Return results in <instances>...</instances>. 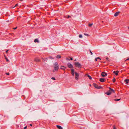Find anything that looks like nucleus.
Listing matches in <instances>:
<instances>
[{
  "mask_svg": "<svg viewBox=\"0 0 129 129\" xmlns=\"http://www.w3.org/2000/svg\"><path fill=\"white\" fill-rule=\"evenodd\" d=\"M51 79H52L53 80H55V78L54 77H52L51 78Z\"/></svg>",
  "mask_w": 129,
  "mask_h": 129,
  "instance_id": "a878e982",
  "label": "nucleus"
},
{
  "mask_svg": "<svg viewBox=\"0 0 129 129\" xmlns=\"http://www.w3.org/2000/svg\"><path fill=\"white\" fill-rule=\"evenodd\" d=\"M56 126L59 129H63L62 127L60 125H56Z\"/></svg>",
  "mask_w": 129,
  "mask_h": 129,
  "instance_id": "4468645a",
  "label": "nucleus"
},
{
  "mask_svg": "<svg viewBox=\"0 0 129 129\" xmlns=\"http://www.w3.org/2000/svg\"><path fill=\"white\" fill-rule=\"evenodd\" d=\"M18 5V4H16L15 5V6L13 7V8H14V7H16Z\"/></svg>",
  "mask_w": 129,
  "mask_h": 129,
  "instance_id": "c85d7f7f",
  "label": "nucleus"
},
{
  "mask_svg": "<svg viewBox=\"0 0 129 129\" xmlns=\"http://www.w3.org/2000/svg\"><path fill=\"white\" fill-rule=\"evenodd\" d=\"M49 58L51 59H53V58L52 57V56H50L49 57Z\"/></svg>",
  "mask_w": 129,
  "mask_h": 129,
  "instance_id": "393cba45",
  "label": "nucleus"
},
{
  "mask_svg": "<svg viewBox=\"0 0 129 129\" xmlns=\"http://www.w3.org/2000/svg\"><path fill=\"white\" fill-rule=\"evenodd\" d=\"M71 74L72 76H74V70L73 69H71Z\"/></svg>",
  "mask_w": 129,
  "mask_h": 129,
  "instance_id": "6e6552de",
  "label": "nucleus"
},
{
  "mask_svg": "<svg viewBox=\"0 0 129 129\" xmlns=\"http://www.w3.org/2000/svg\"><path fill=\"white\" fill-rule=\"evenodd\" d=\"M92 24H93V23L89 24H88V26L90 27L92 25Z\"/></svg>",
  "mask_w": 129,
  "mask_h": 129,
  "instance_id": "5701e85b",
  "label": "nucleus"
},
{
  "mask_svg": "<svg viewBox=\"0 0 129 129\" xmlns=\"http://www.w3.org/2000/svg\"><path fill=\"white\" fill-rule=\"evenodd\" d=\"M93 86L96 88L100 89L101 88H102V87L101 86H98L95 83H93Z\"/></svg>",
  "mask_w": 129,
  "mask_h": 129,
  "instance_id": "f03ea898",
  "label": "nucleus"
},
{
  "mask_svg": "<svg viewBox=\"0 0 129 129\" xmlns=\"http://www.w3.org/2000/svg\"><path fill=\"white\" fill-rule=\"evenodd\" d=\"M124 81L125 82L126 84H127L128 83V82L129 81V79H126L124 80Z\"/></svg>",
  "mask_w": 129,
  "mask_h": 129,
  "instance_id": "9b49d317",
  "label": "nucleus"
},
{
  "mask_svg": "<svg viewBox=\"0 0 129 129\" xmlns=\"http://www.w3.org/2000/svg\"><path fill=\"white\" fill-rule=\"evenodd\" d=\"M112 81L113 82H115L116 81V80L115 79V78H114L112 80Z\"/></svg>",
  "mask_w": 129,
  "mask_h": 129,
  "instance_id": "4be33fe9",
  "label": "nucleus"
},
{
  "mask_svg": "<svg viewBox=\"0 0 129 129\" xmlns=\"http://www.w3.org/2000/svg\"><path fill=\"white\" fill-rule=\"evenodd\" d=\"M106 59L107 60H108L109 58L108 57H107L106 58Z\"/></svg>",
  "mask_w": 129,
  "mask_h": 129,
  "instance_id": "58836bf2",
  "label": "nucleus"
},
{
  "mask_svg": "<svg viewBox=\"0 0 129 129\" xmlns=\"http://www.w3.org/2000/svg\"><path fill=\"white\" fill-rule=\"evenodd\" d=\"M107 75V74L105 72H102L101 74V75L103 77H105Z\"/></svg>",
  "mask_w": 129,
  "mask_h": 129,
  "instance_id": "39448f33",
  "label": "nucleus"
},
{
  "mask_svg": "<svg viewBox=\"0 0 129 129\" xmlns=\"http://www.w3.org/2000/svg\"><path fill=\"white\" fill-rule=\"evenodd\" d=\"M17 28V27H15V28H13V29H16Z\"/></svg>",
  "mask_w": 129,
  "mask_h": 129,
  "instance_id": "79ce46f5",
  "label": "nucleus"
},
{
  "mask_svg": "<svg viewBox=\"0 0 129 129\" xmlns=\"http://www.w3.org/2000/svg\"><path fill=\"white\" fill-rule=\"evenodd\" d=\"M128 29H129V27H128Z\"/></svg>",
  "mask_w": 129,
  "mask_h": 129,
  "instance_id": "c03bdc74",
  "label": "nucleus"
},
{
  "mask_svg": "<svg viewBox=\"0 0 129 129\" xmlns=\"http://www.w3.org/2000/svg\"><path fill=\"white\" fill-rule=\"evenodd\" d=\"M127 60H129V58H128L127 59L125 60V61H126Z\"/></svg>",
  "mask_w": 129,
  "mask_h": 129,
  "instance_id": "7c9ffc66",
  "label": "nucleus"
},
{
  "mask_svg": "<svg viewBox=\"0 0 129 129\" xmlns=\"http://www.w3.org/2000/svg\"><path fill=\"white\" fill-rule=\"evenodd\" d=\"M4 57L5 58L6 60L8 62L9 61V60L8 59L6 56L5 55H4Z\"/></svg>",
  "mask_w": 129,
  "mask_h": 129,
  "instance_id": "a211bd4d",
  "label": "nucleus"
},
{
  "mask_svg": "<svg viewBox=\"0 0 129 129\" xmlns=\"http://www.w3.org/2000/svg\"><path fill=\"white\" fill-rule=\"evenodd\" d=\"M70 16L69 15H68L67 17L68 18H69Z\"/></svg>",
  "mask_w": 129,
  "mask_h": 129,
  "instance_id": "4c0bfd02",
  "label": "nucleus"
},
{
  "mask_svg": "<svg viewBox=\"0 0 129 129\" xmlns=\"http://www.w3.org/2000/svg\"><path fill=\"white\" fill-rule=\"evenodd\" d=\"M6 74L7 75H10V73H6Z\"/></svg>",
  "mask_w": 129,
  "mask_h": 129,
  "instance_id": "c756f323",
  "label": "nucleus"
},
{
  "mask_svg": "<svg viewBox=\"0 0 129 129\" xmlns=\"http://www.w3.org/2000/svg\"><path fill=\"white\" fill-rule=\"evenodd\" d=\"M70 59L71 60H73V58H72V57H71L70 58Z\"/></svg>",
  "mask_w": 129,
  "mask_h": 129,
  "instance_id": "a19ab883",
  "label": "nucleus"
},
{
  "mask_svg": "<svg viewBox=\"0 0 129 129\" xmlns=\"http://www.w3.org/2000/svg\"><path fill=\"white\" fill-rule=\"evenodd\" d=\"M105 79L104 78H101L100 79V82H103L105 81Z\"/></svg>",
  "mask_w": 129,
  "mask_h": 129,
  "instance_id": "9d476101",
  "label": "nucleus"
},
{
  "mask_svg": "<svg viewBox=\"0 0 129 129\" xmlns=\"http://www.w3.org/2000/svg\"><path fill=\"white\" fill-rule=\"evenodd\" d=\"M97 59H97V58H95V60L96 61H97Z\"/></svg>",
  "mask_w": 129,
  "mask_h": 129,
  "instance_id": "ea45409f",
  "label": "nucleus"
},
{
  "mask_svg": "<svg viewBox=\"0 0 129 129\" xmlns=\"http://www.w3.org/2000/svg\"><path fill=\"white\" fill-rule=\"evenodd\" d=\"M89 51H90V52L91 53V55H92V54H93V53H92V52L90 50H89Z\"/></svg>",
  "mask_w": 129,
  "mask_h": 129,
  "instance_id": "bb28decb",
  "label": "nucleus"
},
{
  "mask_svg": "<svg viewBox=\"0 0 129 129\" xmlns=\"http://www.w3.org/2000/svg\"><path fill=\"white\" fill-rule=\"evenodd\" d=\"M66 59L67 60H70V59L69 58H66Z\"/></svg>",
  "mask_w": 129,
  "mask_h": 129,
  "instance_id": "72a5a7b5",
  "label": "nucleus"
},
{
  "mask_svg": "<svg viewBox=\"0 0 129 129\" xmlns=\"http://www.w3.org/2000/svg\"><path fill=\"white\" fill-rule=\"evenodd\" d=\"M34 42L35 43H36V42H37L38 43L39 42V41L38 40V39H35L34 40Z\"/></svg>",
  "mask_w": 129,
  "mask_h": 129,
  "instance_id": "6ab92c4d",
  "label": "nucleus"
},
{
  "mask_svg": "<svg viewBox=\"0 0 129 129\" xmlns=\"http://www.w3.org/2000/svg\"><path fill=\"white\" fill-rule=\"evenodd\" d=\"M27 128V127L26 126L24 127V128L23 129H26Z\"/></svg>",
  "mask_w": 129,
  "mask_h": 129,
  "instance_id": "2f4dec72",
  "label": "nucleus"
},
{
  "mask_svg": "<svg viewBox=\"0 0 129 129\" xmlns=\"http://www.w3.org/2000/svg\"><path fill=\"white\" fill-rule=\"evenodd\" d=\"M119 71H114L113 72V73L115 74L117 76L118 75Z\"/></svg>",
  "mask_w": 129,
  "mask_h": 129,
  "instance_id": "1a4fd4ad",
  "label": "nucleus"
},
{
  "mask_svg": "<svg viewBox=\"0 0 129 129\" xmlns=\"http://www.w3.org/2000/svg\"><path fill=\"white\" fill-rule=\"evenodd\" d=\"M120 13V12H116L114 14V16H117L119 13Z\"/></svg>",
  "mask_w": 129,
  "mask_h": 129,
  "instance_id": "f8f14e48",
  "label": "nucleus"
},
{
  "mask_svg": "<svg viewBox=\"0 0 129 129\" xmlns=\"http://www.w3.org/2000/svg\"><path fill=\"white\" fill-rule=\"evenodd\" d=\"M113 129H116L115 126H114Z\"/></svg>",
  "mask_w": 129,
  "mask_h": 129,
  "instance_id": "c9c22d12",
  "label": "nucleus"
},
{
  "mask_svg": "<svg viewBox=\"0 0 129 129\" xmlns=\"http://www.w3.org/2000/svg\"><path fill=\"white\" fill-rule=\"evenodd\" d=\"M43 59V60H44V61H45L47 59V58H46L45 59Z\"/></svg>",
  "mask_w": 129,
  "mask_h": 129,
  "instance_id": "473e14b6",
  "label": "nucleus"
},
{
  "mask_svg": "<svg viewBox=\"0 0 129 129\" xmlns=\"http://www.w3.org/2000/svg\"><path fill=\"white\" fill-rule=\"evenodd\" d=\"M109 88V89H110L109 91H110V92H112H112H115V91H114V90L113 89H112L110 87Z\"/></svg>",
  "mask_w": 129,
  "mask_h": 129,
  "instance_id": "ddd939ff",
  "label": "nucleus"
},
{
  "mask_svg": "<svg viewBox=\"0 0 129 129\" xmlns=\"http://www.w3.org/2000/svg\"><path fill=\"white\" fill-rule=\"evenodd\" d=\"M56 57L57 58H60L61 57V56L60 55H58L56 56Z\"/></svg>",
  "mask_w": 129,
  "mask_h": 129,
  "instance_id": "f3484780",
  "label": "nucleus"
},
{
  "mask_svg": "<svg viewBox=\"0 0 129 129\" xmlns=\"http://www.w3.org/2000/svg\"><path fill=\"white\" fill-rule=\"evenodd\" d=\"M8 51H9V50H7V51H6V53H7Z\"/></svg>",
  "mask_w": 129,
  "mask_h": 129,
  "instance_id": "e433bc0d",
  "label": "nucleus"
},
{
  "mask_svg": "<svg viewBox=\"0 0 129 129\" xmlns=\"http://www.w3.org/2000/svg\"><path fill=\"white\" fill-rule=\"evenodd\" d=\"M66 68L65 67L62 66H61L60 68L61 69L63 70H64Z\"/></svg>",
  "mask_w": 129,
  "mask_h": 129,
  "instance_id": "dca6fc26",
  "label": "nucleus"
},
{
  "mask_svg": "<svg viewBox=\"0 0 129 129\" xmlns=\"http://www.w3.org/2000/svg\"><path fill=\"white\" fill-rule=\"evenodd\" d=\"M87 77H88V78L90 79V80L92 79V78L91 76H90L88 74H87Z\"/></svg>",
  "mask_w": 129,
  "mask_h": 129,
  "instance_id": "aec40b11",
  "label": "nucleus"
},
{
  "mask_svg": "<svg viewBox=\"0 0 129 129\" xmlns=\"http://www.w3.org/2000/svg\"><path fill=\"white\" fill-rule=\"evenodd\" d=\"M35 61H36L38 62L40 61V60L38 58H36L35 59Z\"/></svg>",
  "mask_w": 129,
  "mask_h": 129,
  "instance_id": "2eb2a0df",
  "label": "nucleus"
},
{
  "mask_svg": "<svg viewBox=\"0 0 129 129\" xmlns=\"http://www.w3.org/2000/svg\"><path fill=\"white\" fill-rule=\"evenodd\" d=\"M68 67L69 68H71V69H73V65L70 63H68L67 64Z\"/></svg>",
  "mask_w": 129,
  "mask_h": 129,
  "instance_id": "20e7f679",
  "label": "nucleus"
},
{
  "mask_svg": "<svg viewBox=\"0 0 129 129\" xmlns=\"http://www.w3.org/2000/svg\"><path fill=\"white\" fill-rule=\"evenodd\" d=\"M112 93V92L110 91L109 90L107 92H105V94H106L108 95H109Z\"/></svg>",
  "mask_w": 129,
  "mask_h": 129,
  "instance_id": "0eeeda50",
  "label": "nucleus"
},
{
  "mask_svg": "<svg viewBox=\"0 0 129 129\" xmlns=\"http://www.w3.org/2000/svg\"><path fill=\"white\" fill-rule=\"evenodd\" d=\"M84 35H86V36H89V35L87 34H84Z\"/></svg>",
  "mask_w": 129,
  "mask_h": 129,
  "instance_id": "cd10ccee",
  "label": "nucleus"
},
{
  "mask_svg": "<svg viewBox=\"0 0 129 129\" xmlns=\"http://www.w3.org/2000/svg\"><path fill=\"white\" fill-rule=\"evenodd\" d=\"M121 99H115L114 100V101H118L120 100Z\"/></svg>",
  "mask_w": 129,
  "mask_h": 129,
  "instance_id": "412c9836",
  "label": "nucleus"
},
{
  "mask_svg": "<svg viewBox=\"0 0 129 129\" xmlns=\"http://www.w3.org/2000/svg\"><path fill=\"white\" fill-rule=\"evenodd\" d=\"M79 37L80 38H81L82 37V36L81 35H79Z\"/></svg>",
  "mask_w": 129,
  "mask_h": 129,
  "instance_id": "b1692460",
  "label": "nucleus"
},
{
  "mask_svg": "<svg viewBox=\"0 0 129 129\" xmlns=\"http://www.w3.org/2000/svg\"><path fill=\"white\" fill-rule=\"evenodd\" d=\"M75 67H78V68L80 67L81 65L78 62H75Z\"/></svg>",
  "mask_w": 129,
  "mask_h": 129,
  "instance_id": "7ed1b4c3",
  "label": "nucleus"
},
{
  "mask_svg": "<svg viewBox=\"0 0 129 129\" xmlns=\"http://www.w3.org/2000/svg\"><path fill=\"white\" fill-rule=\"evenodd\" d=\"M75 79L76 80H77L78 79V78L79 76V74L78 73H77L76 72L75 73Z\"/></svg>",
  "mask_w": 129,
  "mask_h": 129,
  "instance_id": "423d86ee",
  "label": "nucleus"
},
{
  "mask_svg": "<svg viewBox=\"0 0 129 129\" xmlns=\"http://www.w3.org/2000/svg\"><path fill=\"white\" fill-rule=\"evenodd\" d=\"M54 69L53 70V72H54L55 71L58 70L59 69V65L57 62H55L54 64Z\"/></svg>",
  "mask_w": 129,
  "mask_h": 129,
  "instance_id": "f257e3e1",
  "label": "nucleus"
},
{
  "mask_svg": "<svg viewBox=\"0 0 129 129\" xmlns=\"http://www.w3.org/2000/svg\"><path fill=\"white\" fill-rule=\"evenodd\" d=\"M30 125L31 126H32V125L31 124H30Z\"/></svg>",
  "mask_w": 129,
  "mask_h": 129,
  "instance_id": "37998d69",
  "label": "nucleus"
},
{
  "mask_svg": "<svg viewBox=\"0 0 129 129\" xmlns=\"http://www.w3.org/2000/svg\"><path fill=\"white\" fill-rule=\"evenodd\" d=\"M98 59H99L101 60V59L99 57H98L97 58Z\"/></svg>",
  "mask_w": 129,
  "mask_h": 129,
  "instance_id": "f704fd0d",
  "label": "nucleus"
}]
</instances>
